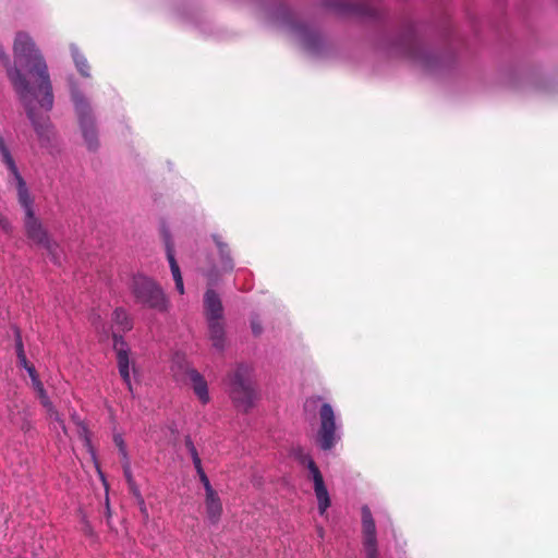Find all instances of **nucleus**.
<instances>
[{
    "label": "nucleus",
    "instance_id": "nucleus-22",
    "mask_svg": "<svg viewBox=\"0 0 558 558\" xmlns=\"http://www.w3.org/2000/svg\"><path fill=\"white\" fill-rule=\"evenodd\" d=\"M31 413L26 408L22 411H19L17 415H13L11 421L13 424H16L23 432H28L32 428V423L29 420Z\"/></svg>",
    "mask_w": 558,
    "mask_h": 558
},
{
    "label": "nucleus",
    "instance_id": "nucleus-25",
    "mask_svg": "<svg viewBox=\"0 0 558 558\" xmlns=\"http://www.w3.org/2000/svg\"><path fill=\"white\" fill-rule=\"evenodd\" d=\"M194 466H195V470H196V472H197V474H198V476H199L201 482H202V483H203V485H204V488H205L206 494H211V493H214L215 490H214V488L211 487L210 482H209V480H208V477H207L206 473H205V472H204V470H203L202 463L196 464V465H194Z\"/></svg>",
    "mask_w": 558,
    "mask_h": 558
},
{
    "label": "nucleus",
    "instance_id": "nucleus-36",
    "mask_svg": "<svg viewBox=\"0 0 558 558\" xmlns=\"http://www.w3.org/2000/svg\"><path fill=\"white\" fill-rule=\"evenodd\" d=\"M320 399H322L320 397H311V398H308L306 400V402H305V408L311 407V405H316V403L318 401H320Z\"/></svg>",
    "mask_w": 558,
    "mask_h": 558
},
{
    "label": "nucleus",
    "instance_id": "nucleus-12",
    "mask_svg": "<svg viewBox=\"0 0 558 558\" xmlns=\"http://www.w3.org/2000/svg\"><path fill=\"white\" fill-rule=\"evenodd\" d=\"M4 165L7 166L13 181L15 182V187L17 191V199H19L20 205L24 208L25 215H31L32 213H34V209H33L34 201L29 194V191L27 189L25 180L21 175L14 160L7 162Z\"/></svg>",
    "mask_w": 558,
    "mask_h": 558
},
{
    "label": "nucleus",
    "instance_id": "nucleus-1",
    "mask_svg": "<svg viewBox=\"0 0 558 558\" xmlns=\"http://www.w3.org/2000/svg\"><path fill=\"white\" fill-rule=\"evenodd\" d=\"M15 65H11L9 56L0 46V61L7 69L8 77L13 85L26 114L39 137L48 135V118L35 112L33 102L36 99L41 108L51 110L53 106L52 85L46 61L35 43L26 33H19L14 40Z\"/></svg>",
    "mask_w": 558,
    "mask_h": 558
},
{
    "label": "nucleus",
    "instance_id": "nucleus-7",
    "mask_svg": "<svg viewBox=\"0 0 558 558\" xmlns=\"http://www.w3.org/2000/svg\"><path fill=\"white\" fill-rule=\"evenodd\" d=\"M295 457L298 458L300 463H302L308 469L312 475V480L314 482V490L318 501V511L320 514H324L327 508L330 506V498L324 483V477L318 466L316 465L315 461L308 453L304 452L303 449L299 448L295 451Z\"/></svg>",
    "mask_w": 558,
    "mask_h": 558
},
{
    "label": "nucleus",
    "instance_id": "nucleus-6",
    "mask_svg": "<svg viewBox=\"0 0 558 558\" xmlns=\"http://www.w3.org/2000/svg\"><path fill=\"white\" fill-rule=\"evenodd\" d=\"M339 439L340 436L337 433L335 411L329 403H323L319 409V428L316 437L317 445L322 450L328 451L335 447Z\"/></svg>",
    "mask_w": 558,
    "mask_h": 558
},
{
    "label": "nucleus",
    "instance_id": "nucleus-15",
    "mask_svg": "<svg viewBox=\"0 0 558 558\" xmlns=\"http://www.w3.org/2000/svg\"><path fill=\"white\" fill-rule=\"evenodd\" d=\"M187 376L192 383L194 393L202 403L206 404L209 401V393L205 378L194 368L187 371Z\"/></svg>",
    "mask_w": 558,
    "mask_h": 558
},
{
    "label": "nucleus",
    "instance_id": "nucleus-4",
    "mask_svg": "<svg viewBox=\"0 0 558 558\" xmlns=\"http://www.w3.org/2000/svg\"><path fill=\"white\" fill-rule=\"evenodd\" d=\"M72 100L74 102L75 112L78 118V123L85 144L88 150L96 151L99 147V140L92 108L88 101L78 90L72 92Z\"/></svg>",
    "mask_w": 558,
    "mask_h": 558
},
{
    "label": "nucleus",
    "instance_id": "nucleus-23",
    "mask_svg": "<svg viewBox=\"0 0 558 558\" xmlns=\"http://www.w3.org/2000/svg\"><path fill=\"white\" fill-rule=\"evenodd\" d=\"M15 347H16V355H17L19 364L21 366H23L29 374V369L35 368V367H34V365L29 364V362L27 361L19 330L16 331V345Z\"/></svg>",
    "mask_w": 558,
    "mask_h": 558
},
{
    "label": "nucleus",
    "instance_id": "nucleus-19",
    "mask_svg": "<svg viewBox=\"0 0 558 558\" xmlns=\"http://www.w3.org/2000/svg\"><path fill=\"white\" fill-rule=\"evenodd\" d=\"M213 238H214V241L219 250L223 269H226L227 271H231L233 269L234 265H233L232 257L230 255L229 245L222 241L220 235L215 234Z\"/></svg>",
    "mask_w": 558,
    "mask_h": 558
},
{
    "label": "nucleus",
    "instance_id": "nucleus-18",
    "mask_svg": "<svg viewBox=\"0 0 558 558\" xmlns=\"http://www.w3.org/2000/svg\"><path fill=\"white\" fill-rule=\"evenodd\" d=\"M213 238H214V241L219 250L223 269H226L227 271H231L233 269L234 265H233L232 257L230 255L229 245L222 241L220 235L215 234Z\"/></svg>",
    "mask_w": 558,
    "mask_h": 558
},
{
    "label": "nucleus",
    "instance_id": "nucleus-21",
    "mask_svg": "<svg viewBox=\"0 0 558 558\" xmlns=\"http://www.w3.org/2000/svg\"><path fill=\"white\" fill-rule=\"evenodd\" d=\"M29 377L32 378L33 387L36 390L38 398L40 400V403L43 405H49V398L47 396V392L44 388L43 383L39 380L37 372L35 368L29 369Z\"/></svg>",
    "mask_w": 558,
    "mask_h": 558
},
{
    "label": "nucleus",
    "instance_id": "nucleus-9",
    "mask_svg": "<svg viewBox=\"0 0 558 558\" xmlns=\"http://www.w3.org/2000/svg\"><path fill=\"white\" fill-rule=\"evenodd\" d=\"M113 349L117 353L118 368L120 376L126 385L129 391L132 392V383L130 376V348L122 336L113 333Z\"/></svg>",
    "mask_w": 558,
    "mask_h": 558
},
{
    "label": "nucleus",
    "instance_id": "nucleus-14",
    "mask_svg": "<svg viewBox=\"0 0 558 558\" xmlns=\"http://www.w3.org/2000/svg\"><path fill=\"white\" fill-rule=\"evenodd\" d=\"M207 325L208 335L213 347L219 351H222L226 341L225 319L220 318L207 320Z\"/></svg>",
    "mask_w": 558,
    "mask_h": 558
},
{
    "label": "nucleus",
    "instance_id": "nucleus-32",
    "mask_svg": "<svg viewBox=\"0 0 558 558\" xmlns=\"http://www.w3.org/2000/svg\"><path fill=\"white\" fill-rule=\"evenodd\" d=\"M114 442L119 447L120 452L122 453L123 458H126L128 454H126V450H125V446H124V441H123L122 437L114 436Z\"/></svg>",
    "mask_w": 558,
    "mask_h": 558
},
{
    "label": "nucleus",
    "instance_id": "nucleus-3",
    "mask_svg": "<svg viewBox=\"0 0 558 558\" xmlns=\"http://www.w3.org/2000/svg\"><path fill=\"white\" fill-rule=\"evenodd\" d=\"M229 393L236 409L247 412L254 407L257 395L247 366L239 365L229 376Z\"/></svg>",
    "mask_w": 558,
    "mask_h": 558
},
{
    "label": "nucleus",
    "instance_id": "nucleus-13",
    "mask_svg": "<svg viewBox=\"0 0 558 558\" xmlns=\"http://www.w3.org/2000/svg\"><path fill=\"white\" fill-rule=\"evenodd\" d=\"M204 313L206 320L223 318V306L220 296L213 289L204 295Z\"/></svg>",
    "mask_w": 558,
    "mask_h": 558
},
{
    "label": "nucleus",
    "instance_id": "nucleus-10",
    "mask_svg": "<svg viewBox=\"0 0 558 558\" xmlns=\"http://www.w3.org/2000/svg\"><path fill=\"white\" fill-rule=\"evenodd\" d=\"M281 15H282V22L289 28H291V31H293L295 34H298L300 39L303 41V44L308 49L316 48V46L319 41V36L317 33L310 29L306 25L298 23L294 19L293 13L289 10H286V9L282 10Z\"/></svg>",
    "mask_w": 558,
    "mask_h": 558
},
{
    "label": "nucleus",
    "instance_id": "nucleus-33",
    "mask_svg": "<svg viewBox=\"0 0 558 558\" xmlns=\"http://www.w3.org/2000/svg\"><path fill=\"white\" fill-rule=\"evenodd\" d=\"M0 230L9 233L11 231V226L9 223V221L7 220V218L0 214Z\"/></svg>",
    "mask_w": 558,
    "mask_h": 558
},
{
    "label": "nucleus",
    "instance_id": "nucleus-35",
    "mask_svg": "<svg viewBox=\"0 0 558 558\" xmlns=\"http://www.w3.org/2000/svg\"><path fill=\"white\" fill-rule=\"evenodd\" d=\"M174 282H175V289L178 290V292L180 294H183L184 293V284H183V279L180 278V279H174Z\"/></svg>",
    "mask_w": 558,
    "mask_h": 558
},
{
    "label": "nucleus",
    "instance_id": "nucleus-16",
    "mask_svg": "<svg viewBox=\"0 0 558 558\" xmlns=\"http://www.w3.org/2000/svg\"><path fill=\"white\" fill-rule=\"evenodd\" d=\"M205 505L208 520L213 524H216L219 521L222 513V505L216 492L211 494H206Z\"/></svg>",
    "mask_w": 558,
    "mask_h": 558
},
{
    "label": "nucleus",
    "instance_id": "nucleus-28",
    "mask_svg": "<svg viewBox=\"0 0 558 558\" xmlns=\"http://www.w3.org/2000/svg\"><path fill=\"white\" fill-rule=\"evenodd\" d=\"M123 460H124V462H123V474H124V477L126 480V483L131 484V483L135 482L134 478H133L131 465H130L128 457L123 458Z\"/></svg>",
    "mask_w": 558,
    "mask_h": 558
},
{
    "label": "nucleus",
    "instance_id": "nucleus-17",
    "mask_svg": "<svg viewBox=\"0 0 558 558\" xmlns=\"http://www.w3.org/2000/svg\"><path fill=\"white\" fill-rule=\"evenodd\" d=\"M162 236L165 240L167 259L169 262V266L171 269L173 280L180 279V278H182V275H181L180 267H179L178 262L174 256V248H173V243L171 241L170 233L166 229H162Z\"/></svg>",
    "mask_w": 558,
    "mask_h": 558
},
{
    "label": "nucleus",
    "instance_id": "nucleus-31",
    "mask_svg": "<svg viewBox=\"0 0 558 558\" xmlns=\"http://www.w3.org/2000/svg\"><path fill=\"white\" fill-rule=\"evenodd\" d=\"M128 486H129L130 493L135 497L136 501L143 499V496H142V494L140 492V488H138V486L136 485L135 482H133L131 484H128Z\"/></svg>",
    "mask_w": 558,
    "mask_h": 558
},
{
    "label": "nucleus",
    "instance_id": "nucleus-26",
    "mask_svg": "<svg viewBox=\"0 0 558 558\" xmlns=\"http://www.w3.org/2000/svg\"><path fill=\"white\" fill-rule=\"evenodd\" d=\"M184 442H185V447H186V449L189 450V452H190V454H191V457H192L193 464H194V465H196V464L202 463V460H201V458H199V456H198L197 449H196V447L194 446V444H193V441H192V439H191V437H190V436H186V437H185Z\"/></svg>",
    "mask_w": 558,
    "mask_h": 558
},
{
    "label": "nucleus",
    "instance_id": "nucleus-8",
    "mask_svg": "<svg viewBox=\"0 0 558 558\" xmlns=\"http://www.w3.org/2000/svg\"><path fill=\"white\" fill-rule=\"evenodd\" d=\"M362 512V545L365 558H379L376 524L372 511L363 506Z\"/></svg>",
    "mask_w": 558,
    "mask_h": 558
},
{
    "label": "nucleus",
    "instance_id": "nucleus-30",
    "mask_svg": "<svg viewBox=\"0 0 558 558\" xmlns=\"http://www.w3.org/2000/svg\"><path fill=\"white\" fill-rule=\"evenodd\" d=\"M251 328H252L254 336H256V337L259 336L263 331L262 324L257 318H253L251 320Z\"/></svg>",
    "mask_w": 558,
    "mask_h": 558
},
{
    "label": "nucleus",
    "instance_id": "nucleus-27",
    "mask_svg": "<svg viewBox=\"0 0 558 558\" xmlns=\"http://www.w3.org/2000/svg\"><path fill=\"white\" fill-rule=\"evenodd\" d=\"M74 61H75L76 68L80 71V73L84 76H89V73H88L89 65L87 63V60L84 57L75 54Z\"/></svg>",
    "mask_w": 558,
    "mask_h": 558
},
{
    "label": "nucleus",
    "instance_id": "nucleus-34",
    "mask_svg": "<svg viewBox=\"0 0 558 558\" xmlns=\"http://www.w3.org/2000/svg\"><path fill=\"white\" fill-rule=\"evenodd\" d=\"M137 505H138V507H140V511H141V513H142L143 518H144V519H148V510H147V508H146V505H145L144 498H143V499H141V500H138V501H137Z\"/></svg>",
    "mask_w": 558,
    "mask_h": 558
},
{
    "label": "nucleus",
    "instance_id": "nucleus-5",
    "mask_svg": "<svg viewBox=\"0 0 558 558\" xmlns=\"http://www.w3.org/2000/svg\"><path fill=\"white\" fill-rule=\"evenodd\" d=\"M24 228L27 238L35 244L45 248L50 256L51 260L60 265L61 264V250L59 245L53 242L48 235L46 229L43 227L40 220L35 216V213L25 215Z\"/></svg>",
    "mask_w": 558,
    "mask_h": 558
},
{
    "label": "nucleus",
    "instance_id": "nucleus-11",
    "mask_svg": "<svg viewBox=\"0 0 558 558\" xmlns=\"http://www.w3.org/2000/svg\"><path fill=\"white\" fill-rule=\"evenodd\" d=\"M402 51L424 68L432 69L437 63V57L427 51L413 37L407 38L402 44Z\"/></svg>",
    "mask_w": 558,
    "mask_h": 558
},
{
    "label": "nucleus",
    "instance_id": "nucleus-2",
    "mask_svg": "<svg viewBox=\"0 0 558 558\" xmlns=\"http://www.w3.org/2000/svg\"><path fill=\"white\" fill-rule=\"evenodd\" d=\"M130 290L135 302L143 307L159 313H167L169 311L170 301L161 286L154 279L143 275H136L132 278Z\"/></svg>",
    "mask_w": 558,
    "mask_h": 558
},
{
    "label": "nucleus",
    "instance_id": "nucleus-29",
    "mask_svg": "<svg viewBox=\"0 0 558 558\" xmlns=\"http://www.w3.org/2000/svg\"><path fill=\"white\" fill-rule=\"evenodd\" d=\"M328 5L340 12H344L348 9L345 0H336L335 2L328 3Z\"/></svg>",
    "mask_w": 558,
    "mask_h": 558
},
{
    "label": "nucleus",
    "instance_id": "nucleus-20",
    "mask_svg": "<svg viewBox=\"0 0 558 558\" xmlns=\"http://www.w3.org/2000/svg\"><path fill=\"white\" fill-rule=\"evenodd\" d=\"M112 320L118 326L120 331H129L133 328V322L125 310L116 308L112 314Z\"/></svg>",
    "mask_w": 558,
    "mask_h": 558
},
{
    "label": "nucleus",
    "instance_id": "nucleus-24",
    "mask_svg": "<svg viewBox=\"0 0 558 558\" xmlns=\"http://www.w3.org/2000/svg\"><path fill=\"white\" fill-rule=\"evenodd\" d=\"M43 407L46 408L49 418L58 422L60 427L63 429V432L66 433L64 421L61 418L59 412L52 405L51 401H49V405H43Z\"/></svg>",
    "mask_w": 558,
    "mask_h": 558
}]
</instances>
